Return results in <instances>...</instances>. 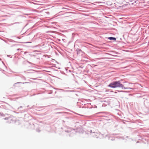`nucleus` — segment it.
<instances>
[{
	"mask_svg": "<svg viewBox=\"0 0 149 149\" xmlns=\"http://www.w3.org/2000/svg\"><path fill=\"white\" fill-rule=\"evenodd\" d=\"M108 86L112 88H116L117 87H120L122 88L126 89L128 88L124 87V86L120 83L119 81L113 82L111 83Z\"/></svg>",
	"mask_w": 149,
	"mask_h": 149,
	"instance_id": "nucleus-1",
	"label": "nucleus"
},
{
	"mask_svg": "<svg viewBox=\"0 0 149 149\" xmlns=\"http://www.w3.org/2000/svg\"><path fill=\"white\" fill-rule=\"evenodd\" d=\"M108 39L110 40H116V38H115L112 37H109Z\"/></svg>",
	"mask_w": 149,
	"mask_h": 149,
	"instance_id": "nucleus-2",
	"label": "nucleus"
}]
</instances>
